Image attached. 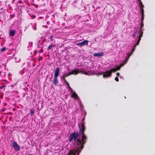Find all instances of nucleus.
Masks as SVG:
<instances>
[{
    "label": "nucleus",
    "instance_id": "16",
    "mask_svg": "<svg viewBox=\"0 0 155 155\" xmlns=\"http://www.w3.org/2000/svg\"><path fill=\"white\" fill-rule=\"evenodd\" d=\"M53 46V44L50 45L47 48V50H50Z\"/></svg>",
    "mask_w": 155,
    "mask_h": 155
},
{
    "label": "nucleus",
    "instance_id": "35",
    "mask_svg": "<svg viewBox=\"0 0 155 155\" xmlns=\"http://www.w3.org/2000/svg\"><path fill=\"white\" fill-rule=\"evenodd\" d=\"M116 75L117 76H119L120 75V73L118 72V73H117V74H116Z\"/></svg>",
    "mask_w": 155,
    "mask_h": 155
},
{
    "label": "nucleus",
    "instance_id": "33",
    "mask_svg": "<svg viewBox=\"0 0 155 155\" xmlns=\"http://www.w3.org/2000/svg\"><path fill=\"white\" fill-rule=\"evenodd\" d=\"M84 71H80L79 72V73H81V74H83L84 73Z\"/></svg>",
    "mask_w": 155,
    "mask_h": 155
},
{
    "label": "nucleus",
    "instance_id": "27",
    "mask_svg": "<svg viewBox=\"0 0 155 155\" xmlns=\"http://www.w3.org/2000/svg\"><path fill=\"white\" fill-rule=\"evenodd\" d=\"M143 32L142 31V29H140V34H141L143 35Z\"/></svg>",
    "mask_w": 155,
    "mask_h": 155
},
{
    "label": "nucleus",
    "instance_id": "41",
    "mask_svg": "<svg viewBox=\"0 0 155 155\" xmlns=\"http://www.w3.org/2000/svg\"><path fill=\"white\" fill-rule=\"evenodd\" d=\"M100 75H101L102 74H100Z\"/></svg>",
    "mask_w": 155,
    "mask_h": 155
},
{
    "label": "nucleus",
    "instance_id": "25",
    "mask_svg": "<svg viewBox=\"0 0 155 155\" xmlns=\"http://www.w3.org/2000/svg\"><path fill=\"white\" fill-rule=\"evenodd\" d=\"M43 47H42L41 49V50L39 51V52L42 53L43 52L44 50L43 49Z\"/></svg>",
    "mask_w": 155,
    "mask_h": 155
},
{
    "label": "nucleus",
    "instance_id": "34",
    "mask_svg": "<svg viewBox=\"0 0 155 155\" xmlns=\"http://www.w3.org/2000/svg\"><path fill=\"white\" fill-rule=\"evenodd\" d=\"M141 39V38L138 37V40L137 41H140Z\"/></svg>",
    "mask_w": 155,
    "mask_h": 155
},
{
    "label": "nucleus",
    "instance_id": "29",
    "mask_svg": "<svg viewBox=\"0 0 155 155\" xmlns=\"http://www.w3.org/2000/svg\"><path fill=\"white\" fill-rule=\"evenodd\" d=\"M83 74H85L86 75H88V73H87V72H84V73H83Z\"/></svg>",
    "mask_w": 155,
    "mask_h": 155
},
{
    "label": "nucleus",
    "instance_id": "17",
    "mask_svg": "<svg viewBox=\"0 0 155 155\" xmlns=\"http://www.w3.org/2000/svg\"><path fill=\"white\" fill-rule=\"evenodd\" d=\"M109 71L110 72H111V74H112V72H115L116 71V70L115 69V68H113V69H111L110 70H109Z\"/></svg>",
    "mask_w": 155,
    "mask_h": 155
},
{
    "label": "nucleus",
    "instance_id": "40",
    "mask_svg": "<svg viewBox=\"0 0 155 155\" xmlns=\"http://www.w3.org/2000/svg\"><path fill=\"white\" fill-rule=\"evenodd\" d=\"M28 155H32V154H29Z\"/></svg>",
    "mask_w": 155,
    "mask_h": 155
},
{
    "label": "nucleus",
    "instance_id": "4",
    "mask_svg": "<svg viewBox=\"0 0 155 155\" xmlns=\"http://www.w3.org/2000/svg\"><path fill=\"white\" fill-rule=\"evenodd\" d=\"M12 145L15 150L18 151L20 150V146L18 145L17 143L15 141L12 142Z\"/></svg>",
    "mask_w": 155,
    "mask_h": 155
},
{
    "label": "nucleus",
    "instance_id": "12",
    "mask_svg": "<svg viewBox=\"0 0 155 155\" xmlns=\"http://www.w3.org/2000/svg\"><path fill=\"white\" fill-rule=\"evenodd\" d=\"M70 72L72 73V74L76 75L79 73V71L78 69H76L73 70L72 71H71Z\"/></svg>",
    "mask_w": 155,
    "mask_h": 155
},
{
    "label": "nucleus",
    "instance_id": "28",
    "mask_svg": "<svg viewBox=\"0 0 155 155\" xmlns=\"http://www.w3.org/2000/svg\"><path fill=\"white\" fill-rule=\"evenodd\" d=\"M6 86L5 85H3V86L0 87V89H2L5 87Z\"/></svg>",
    "mask_w": 155,
    "mask_h": 155
},
{
    "label": "nucleus",
    "instance_id": "11",
    "mask_svg": "<svg viewBox=\"0 0 155 155\" xmlns=\"http://www.w3.org/2000/svg\"><path fill=\"white\" fill-rule=\"evenodd\" d=\"M16 31L13 30H9V36H13L15 33Z\"/></svg>",
    "mask_w": 155,
    "mask_h": 155
},
{
    "label": "nucleus",
    "instance_id": "9",
    "mask_svg": "<svg viewBox=\"0 0 155 155\" xmlns=\"http://www.w3.org/2000/svg\"><path fill=\"white\" fill-rule=\"evenodd\" d=\"M71 97H72L76 99H78V94H76L75 91H72V92H71Z\"/></svg>",
    "mask_w": 155,
    "mask_h": 155
},
{
    "label": "nucleus",
    "instance_id": "22",
    "mask_svg": "<svg viewBox=\"0 0 155 155\" xmlns=\"http://www.w3.org/2000/svg\"><path fill=\"white\" fill-rule=\"evenodd\" d=\"M65 78L66 77H65L64 76H63V79L64 81L66 83H67L68 82L66 80Z\"/></svg>",
    "mask_w": 155,
    "mask_h": 155
},
{
    "label": "nucleus",
    "instance_id": "8",
    "mask_svg": "<svg viewBox=\"0 0 155 155\" xmlns=\"http://www.w3.org/2000/svg\"><path fill=\"white\" fill-rule=\"evenodd\" d=\"M136 47H135V46H134V48L132 49L131 52L129 54V53H128L127 54V55L126 56L125 58L126 59V61L125 62V63H126V62L128 61V60L129 57L131 55V54H132V53L134 52V51L135 50V49Z\"/></svg>",
    "mask_w": 155,
    "mask_h": 155
},
{
    "label": "nucleus",
    "instance_id": "1",
    "mask_svg": "<svg viewBox=\"0 0 155 155\" xmlns=\"http://www.w3.org/2000/svg\"><path fill=\"white\" fill-rule=\"evenodd\" d=\"M87 137L85 134H81L80 131L76 133L74 132L71 134L69 136L70 142L73 141H74L75 145L77 148L76 149L70 150L67 155H79L83 149L84 148V145L87 142Z\"/></svg>",
    "mask_w": 155,
    "mask_h": 155
},
{
    "label": "nucleus",
    "instance_id": "30",
    "mask_svg": "<svg viewBox=\"0 0 155 155\" xmlns=\"http://www.w3.org/2000/svg\"><path fill=\"white\" fill-rule=\"evenodd\" d=\"M42 57L41 56L40 57L39 59V61L41 60L42 59Z\"/></svg>",
    "mask_w": 155,
    "mask_h": 155
},
{
    "label": "nucleus",
    "instance_id": "6",
    "mask_svg": "<svg viewBox=\"0 0 155 155\" xmlns=\"http://www.w3.org/2000/svg\"><path fill=\"white\" fill-rule=\"evenodd\" d=\"M111 73L109 71H105L103 73V78H108L111 76Z\"/></svg>",
    "mask_w": 155,
    "mask_h": 155
},
{
    "label": "nucleus",
    "instance_id": "37",
    "mask_svg": "<svg viewBox=\"0 0 155 155\" xmlns=\"http://www.w3.org/2000/svg\"><path fill=\"white\" fill-rule=\"evenodd\" d=\"M15 1V0H13L12 1V3H13Z\"/></svg>",
    "mask_w": 155,
    "mask_h": 155
},
{
    "label": "nucleus",
    "instance_id": "19",
    "mask_svg": "<svg viewBox=\"0 0 155 155\" xmlns=\"http://www.w3.org/2000/svg\"><path fill=\"white\" fill-rule=\"evenodd\" d=\"M137 30H136V31L132 35V36L134 38L135 37L136 34L137 33Z\"/></svg>",
    "mask_w": 155,
    "mask_h": 155
},
{
    "label": "nucleus",
    "instance_id": "24",
    "mask_svg": "<svg viewBox=\"0 0 155 155\" xmlns=\"http://www.w3.org/2000/svg\"><path fill=\"white\" fill-rule=\"evenodd\" d=\"M5 47H4L1 49V52H2L4 51L5 49Z\"/></svg>",
    "mask_w": 155,
    "mask_h": 155
},
{
    "label": "nucleus",
    "instance_id": "5",
    "mask_svg": "<svg viewBox=\"0 0 155 155\" xmlns=\"http://www.w3.org/2000/svg\"><path fill=\"white\" fill-rule=\"evenodd\" d=\"M144 6L140 7V10L141 13V22H143L144 19V11L143 9Z\"/></svg>",
    "mask_w": 155,
    "mask_h": 155
},
{
    "label": "nucleus",
    "instance_id": "32",
    "mask_svg": "<svg viewBox=\"0 0 155 155\" xmlns=\"http://www.w3.org/2000/svg\"><path fill=\"white\" fill-rule=\"evenodd\" d=\"M142 36H143V35H142L141 34H140L138 36V37H140V38H141V37H142Z\"/></svg>",
    "mask_w": 155,
    "mask_h": 155
},
{
    "label": "nucleus",
    "instance_id": "26",
    "mask_svg": "<svg viewBox=\"0 0 155 155\" xmlns=\"http://www.w3.org/2000/svg\"><path fill=\"white\" fill-rule=\"evenodd\" d=\"M115 80L117 82H118L119 81V79L117 77L115 78Z\"/></svg>",
    "mask_w": 155,
    "mask_h": 155
},
{
    "label": "nucleus",
    "instance_id": "3",
    "mask_svg": "<svg viewBox=\"0 0 155 155\" xmlns=\"http://www.w3.org/2000/svg\"><path fill=\"white\" fill-rule=\"evenodd\" d=\"M84 125L85 122L83 121L81 125L78 124L79 131L81 133V134H85L84 131L86 130V127Z\"/></svg>",
    "mask_w": 155,
    "mask_h": 155
},
{
    "label": "nucleus",
    "instance_id": "23",
    "mask_svg": "<svg viewBox=\"0 0 155 155\" xmlns=\"http://www.w3.org/2000/svg\"><path fill=\"white\" fill-rule=\"evenodd\" d=\"M140 41H137V42L136 44L134 46L135 47H136L137 45H138L140 43Z\"/></svg>",
    "mask_w": 155,
    "mask_h": 155
},
{
    "label": "nucleus",
    "instance_id": "39",
    "mask_svg": "<svg viewBox=\"0 0 155 155\" xmlns=\"http://www.w3.org/2000/svg\"><path fill=\"white\" fill-rule=\"evenodd\" d=\"M84 118L83 119V120H82L83 121H84Z\"/></svg>",
    "mask_w": 155,
    "mask_h": 155
},
{
    "label": "nucleus",
    "instance_id": "20",
    "mask_svg": "<svg viewBox=\"0 0 155 155\" xmlns=\"http://www.w3.org/2000/svg\"><path fill=\"white\" fill-rule=\"evenodd\" d=\"M143 22H141V25L140 28V29H142V28L143 27Z\"/></svg>",
    "mask_w": 155,
    "mask_h": 155
},
{
    "label": "nucleus",
    "instance_id": "2",
    "mask_svg": "<svg viewBox=\"0 0 155 155\" xmlns=\"http://www.w3.org/2000/svg\"><path fill=\"white\" fill-rule=\"evenodd\" d=\"M59 68H56L55 70L54 71V78L53 79V84L55 86L57 85L58 83V77L59 76Z\"/></svg>",
    "mask_w": 155,
    "mask_h": 155
},
{
    "label": "nucleus",
    "instance_id": "13",
    "mask_svg": "<svg viewBox=\"0 0 155 155\" xmlns=\"http://www.w3.org/2000/svg\"><path fill=\"white\" fill-rule=\"evenodd\" d=\"M124 65V64H121L119 65V66H116L115 68L116 71L119 70L120 69V68L123 66Z\"/></svg>",
    "mask_w": 155,
    "mask_h": 155
},
{
    "label": "nucleus",
    "instance_id": "38",
    "mask_svg": "<svg viewBox=\"0 0 155 155\" xmlns=\"http://www.w3.org/2000/svg\"><path fill=\"white\" fill-rule=\"evenodd\" d=\"M19 3H21V1H19Z\"/></svg>",
    "mask_w": 155,
    "mask_h": 155
},
{
    "label": "nucleus",
    "instance_id": "18",
    "mask_svg": "<svg viewBox=\"0 0 155 155\" xmlns=\"http://www.w3.org/2000/svg\"><path fill=\"white\" fill-rule=\"evenodd\" d=\"M138 1L139 2V6L140 7V6H144L143 4H142V3L141 1V0H138Z\"/></svg>",
    "mask_w": 155,
    "mask_h": 155
},
{
    "label": "nucleus",
    "instance_id": "21",
    "mask_svg": "<svg viewBox=\"0 0 155 155\" xmlns=\"http://www.w3.org/2000/svg\"><path fill=\"white\" fill-rule=\"evenodd\" d=\"M30 112L31 114V115L34 114V110H33V109H31Z\"/></svg>",
    "mask_w": 155,
    "mask_h": 155
},
{
    "label": "nucleus",
    "instance_id": "14",
    "mask_svg": "<svg viewBox=\"0 0 155 155\" xmlns=\"http://www.w3.org/2000/svg\"><path fill=\"white\" fill-rule=\"evenodd\" d=\"M66 84H67V85L68 87L69 90H70L71 92H72V91H73V90H72L71 88L70 87V86L69 85V83L68 82L66 83Z\"/></svg>",
    "mask_w": 155,
    "mask_h": 155
},
{
    "label": "nucleus",
    "instance_id": "15",
    "mask_svg": "<svg viewBox=\"0 0 155 155\" xmlns=\"http://www.w3.org/2000/svg\"><path fill=\"white\" fill-rule=\"evenodd\" d=\"M72 74V73L69 72L68 73H66L64 75V76L65 77H67L71 75Z\"/></svg>",
    "mask_w": 155,
    "mask_h": 155
},
{
    "label": "nucleus",
    "instance_id": "10",
    "mask_svg": "<svg viewBox=\"0 0 155 155\" xmlns=\"http://www.w3.org/2000/svg\"><path fill=\"white\" fill-rule=\"evenodd\" d=\"M104 55V53L103 52H101L99 53H95L93 54V56L94 57H100Z\"/></svg>",
    "mask_w": 155,
    "mask_h": 155
},
{
    "label": "nucleus",
    "instance_id": "31",
    "mask_svg": "<svg viewBox=\"0 0 155 155\" xmlns=\"http://www.w3.org/2000/svg\"><path fill=\"white\" fill-rule=\"evenodd\" d=\"M53 35H51V36L50 37V39H51V41H53Z\"/></svg>",
    "mask_w": 155,
    "mask_h": 155
},
{
    "label": "nucleus",
    "instance_id": "36",
    "mask_svg": "<svg viewBox=\"0 0 155 155\" xmlns=\"http://www.w3.org/2000/svg\"><path fill=\"white\" fill-rule=\"evenodd\" d=\"M37 53V50H35L34 51V53H35V55Z\"/></svg>",
    "mask_w": 155,
    "mask_h": 155
},
{
    "label": "nucleus",
    "instance_id": "7",
    "mask_svg": "<svg viewBox=\"0 0 155 155\" xmlns=\"http://www.w3.org/2000/svg\"><path fill=\"white\" fill-rule=\"evenodd\" d=\"M88 41L87 40H85L80 43H78L77 44L78 46L81 47L84 45H87Z\"/></svg>",
    "mask_w": 155,
    "mask_h": 155
}]
</instances>
